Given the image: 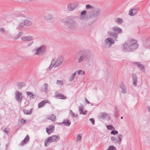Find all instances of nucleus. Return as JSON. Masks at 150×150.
<instances>
[{"mask_svg": "<svg viewBox=\"0 0 150 150\" xmlns=\"http://www.w3.org/2000/svg\"><path fill=\"white\" fill-rule=\"evenodd\" d=\"M138 47L137 41L132 39L129 40L122 45L121 49L124 52L132 51Z\"/></svg>", "mask_w": 150, "mask_h": 150, "instance_id": "obj_1", "label": "nucleus"}, {"mask_svg": "<svg viewBox=\"0 0 150 150\" xmlns=\"http://www.w3.org/2000/svg\"><path fill=\"white\" fill-rule=\"evenodd\" d=\"M60 21L68 28L74 30L78 26L76 22L70 17L66 16L60 20Z\"/></svg>", "mask_w": 150, "mask_h": 150, "instance_id": "obj_2", "label": "nucleus"}, {"mask_svg": "<svg viewBox=\"0 0 150 150\" xmlns=\"http://www.w3.org/2000/svg\"><path fill=\"white\" fill-rule=\"evenodd\" d=\"M79 55H81L78 59V62H81L84 59L88 61L92 58V53L91 52L88 50H82L78 52Z\"/></svg>", "mask_w": 150, "mask_h": 150, "instance_id": "obj_3", "label": "nucleus"}, {"mask_svg": "<svg viewBox=\"0 0 150 150\" xmlns=\"http://www.w3.org/2000/svg\"><path fill=\"white\" fill-rule=\"evenodd\" d=\"M111 30L113 32L108 31L107 32L108 35L110 38L115 41H117L118 38V34L121 33H122V29L118 26H115L111 28Z\"/></svg>", "mask_w": 150, "mask_h": 150, "instance_id": "obj_4", "label": "nucleus"}, {"mask_svg": "<svg viewBox=\"0 0 150 150\" xmlns=\"http://www.w3.org/2000/svg\"><path fill=\"white\" fill-rule=\"evenodd\" d=\"M32 52L34 55L42 56L46 52V46L45 45H42L37 48L34 49Z\"/></svg>", "mask_w": 150, "mask_h": 150, "instance_id": "obj_5", "label": "nucleus"}, {"mask_svg": "<svg viewBox=\"0 0 150 150\" xmlns=\"http://www.w3.org/2000/svg\"><path fill=\"white\" fill-rule=\"evenodd\" d=\"M100 13V9H96L94 12L89 16L90 18L91 19L92 22L88 24L91 25L94 23L97 19L98 16Z\"/></svg>", "mask_w": 150, "mask_h": 150, "instance_id": "obj_6", "label": "nucleus"}, {"mask_svg": "<svg viewBox=\"0 0 150 150\" xmlns=\"http://www.w3.org/2000/svg\"><path fill=\"white\" fill-rule=\"evenodd\" d=\"M114 40L113 39L109 37L106 39L104 41V45L105 48H109L111 45L114 43Z\"/></svg>", "mask_w": 150, "mask_h": 150, "instance_id": "obj_7", "label": "nucleus"}, {"mask_svg": "<svg viewBox=\"0 0 150 150\" xmlns=\"http://www.w3.org/2000/svg\"><path fill=\"white\" fill-rule=\"evenodd\" d=\"M122 135L121 134H118L117 138L116 136H112L111 137L110 140L111 142L115 144H120Z\"/></svg>", "mask_w": 150, "mask_h": 150, "instance_id": "obj_8", "label": "nucleus"}, {"mask_svg": "<svg viewBox=\"0 0 150 150\" xmlns=\"http://www.w3.org/2000/svg\"><path fill=\"white\" fill-rule=\"evenodd\" d=\"M54 60V58L52 59L51 64L52 65L53 64V66L55 68L59 66L63 62V58L61 57H59L56 61Z\"/></svg>", "mask_w": 150, "mask_h": 150, "instance_id": "obj_9", "label": "nucleus"}, {"mask_svg": "<svg viewBox=\"0 0 150 150\" xmlns=\"http://www.w3.org/2000/svg\"><path fill=\"white\" fill-rule=\"evenodd\" d=\"M23 96L22 93L17 91L15 92V98L17 101L21 104V103Z\"/></svg>", "mask_w": 150, "mask_h": 150, "instance_id": "obj_10", "label": "nucleus"}, {"mask_svg": "<svg viewBox=\"0 0 150 150\" xmlns=\"http://www.w3.org/2000/svg\"><path fill=\"white\" fill-rule=\"evenodd\" d=\"M77 5L78 4L76 3L69 4L67 7V9L69 11H73L76 8Z\"/></svg>", "mask_w": 150, "mask_h": 150, "instance_id": "obj_11", "label": "nucleus"}, {"mask_svg": "<svg viewBox=\"0 0 150 150\" xmlns=\"http://www.w3.org/2000/svg\"><path fill=\"white\" fill-rule=\"evenodd\" d=\"M83 109L84 106L82 104H80V105L79 106V111L80 114L86 115L87 111L86 110L83 111Z\"/></svg>", "mask_w": 150, "mask_h": 150, "instance_id": "obj_12", "label": "nucleus"}, {"mask_svg": "<svg viewBox=\"0 0 150 150\" xmlns=\"http://www.w3.org/2000/svg\"><path fill=\"white\" fill-rule=\"evenodd\" d=\"M54 129V127L53 125H50L48 127H47L46 131L48 134H50L52 133Z\"/></svg>", "mask_w": 150, "mask_h": 150, "instance_id": "obj_13", "label": "nucleus"}, {"mask_svg": "<svg viewBox=\"0 0 150 150\" xmlns=\"http://www.w3.org/2000/svg\"><path fill=\"white\" fill-rule=\"evenodd\" d=\"M139 10V9L138 8L132 9L129 11V15L132 16H134L137 13V12Z\"/></svg>", "mask_w": 150, "mask_h": 150, "instance_id": "obj_14", "label": "nucleus"}, {"mask_svg": "<svg viewBox=\"0 0 150 150\" xmlns=\"http://www.w3.org/2000/svg\"><path fill=\"white\" fill-rule=\"evenodd\" d=\"M109 117L108 115L105 112H101L98 115V117L101 119H104Z\"/></svg>", "mask_w": 150, "mask_h": 150, "instance_id": "obj_15", "label": "nucleus"}, {"mask_svg": "<svg viewBox=\"0 0 150 150\" xmlns=\"http://www.w3.org/2000/svg\"><path fill=\"white\" fill-rule=\"evenodd\" d=\"M21 39L22 41H30L33 39V38L30 36H27L22 37Z\"/></svg>", "mask_w": 150, "mask_h": 150, "instance_id": "obj_16", "label": "nucleus"}, {"mask_svg": "<svg viewBox=\"0 0 150 150\" xmlns=\"http://www.w3.org/2000/svg\"><path fill=\"white\" fill-rule=\"evenodd\" d=\"M60 125L61 124H63L64 125L69 127L71 124V122L67 119L64 120L62 122L59 123Z\"/></svg>", "mask_w": 150, "mask_h": 150, "instance_id": "obj_17", "label": "nucleus"}, {"mask_svg": "<svg viewBox=\"0 0 150 150\" xmlns=\"http://www.w3.org/2000/svg\"><path fill=\"white\" fill-rule=\"evenodd\" d=\"M134 63L136 64L137 66L139 68L140 71L144 72L145 71V69L143 66L139 62H134Z\"/></svg>", "mask_w": 150, "mask_h": 150, "instance_id": "obj_18", "label": "nucleus"}, {"mask_svg": "<svg viewBox=\"0 0 150 150\" xmlns=\"http://www.w3.org/2000/svg\"><path fill=\"white\" fill-rule=\"evenodd\" d=\"M53 142L52 138L51 137H49L47 139V141H45V146H48V144H49L50 143Z\"/></svg>", "mask_w": 150, "mask_h": 150, "instance_id": "obj_19", "label": "nucleus"}, {"mask_svg": "<svg viewBox=\"0 0 150 150\" xmlns=\"http://www.w3.org/2000/svg\"><path fill=\"white\" fill-rule=\"evenodd\" d=\"M137 77L135 74H133L132 75V79L133 80V84L134 86H137Z\"/></svg>", "mask_w": 150, "mask_h": 150, "instance_id": "obj_20", "label": "nucleus"}, {"mask_svg": "<svg viewBox=\"0 0 150 150\" xmlns=\"http://www.w3.org/2000/svg\"><path fill=\"white\" fill-rule=\"evenodd\" d=\"M21 23L22 25L25 26H30L32 24V22L28 20H25L23 22H22Z\"/></svg>", "mask_w": 150, "mask_h": 150, "instance_id": "obj_21", "label": "nucleus"}, {"mask_svg": "<svg viewBox=\"0 0 150 150\" xmlns=\"http://www.w3.org/2000/svg\"><path fill=\"white\" fill-rule=\"evenodd\" d=\"M120 88L121 89V92L122 93H126L127 92V88L126 86H124L123 83H121Z\"/></svg>", "mask_w": 150, "mask_h": 150, "instance_id": "obj_22", "label": "nucleus"}, {"mask_svg": "<svg viewBox=\"0 0 150 150\" xmlns=\"http://www.w3.org/2000/svg\"><path fill=\"white\" fill-rule=\"evenodd\" d=\"M53 142H57L60 139V136L59 135H54L52 136Z\"/></svg>", "mask_w": 150, "mask_h": 150, "instance_id": "obj_23", "label": "nucleus"}, {"mask_svg": "<svg viewBox=\"0 0 150 150\" xmlns=\"http://www.w3.org/2000/svg\"><path fill=\"white\" fill-rule=\"evenodd\" d=\"M55 97L56 98H58L59 99L63 100H65L67 98L65 96L62 94H56L55 95Z\"/></svg>", "mask_w": 150, "mask_h": 150, "instance_id": "obj_24", "label": "nucleus"}, {"mask_svg": "<svg viewBox=\"0 0 150 150\" xmlns=\"http://www.w3.org/2000/svg\"><path fill=\"white\" fill-rule=\"evenodd\" d=\"M29 140V136L27 135L25 138L23 140L21 144V146L27 143Z\"/></svg>", "mask_w": 150, "mask_h": 150, "instance_id": "obj_25", "label": "nucleus"}, {"mask_svg": "<svg viewBox=\"0 0 150 150\" xmlns=\"http://www.w3.org/2000/svg\"><path fill=\"white\" fill-rule=\"evenodd\" d=\"M76 74V72H75L71 75L69 79V82H72L74 80L75 78Z\"/></svg>", "mask_w": 150, "mask_h": 150, "instance_id": "obj_26", "label": "nucleus"}, {"mask_svg": "<svg viewBox=\"0 0 150 150\" xmlns=\"http://www.w3.org/2000/svg\"><path fill=\"white\" fill-rule=\"evenodd\" d=\"M115 21L116 23H117L118 24H122L123 22V19L122 18H118L115 19Z\"/></svg>", "mask_w": 150, "mask_h": 150, "instance_id": "obj_27", "label": "nucleus"}, {"mask_svg": "<svg viewBox=\"0 0 150 150\" xmlns=\"http://www.w3.org/2000/svg\"><path fill=\"white\" fill-rule=\"evenodd\" d=\"M47 102H46L45 100H44L42 101L38 105V106L39 108H41L44 106L45 105V103Z\"/></svg>", "mask_w": 150, "mask_h": 150, "instance_id": "obj_28", "label": "nucleus"}, {"mask_svg": "<svg viewBox=\"0 0 150 150\" xmlns=\"http://www.w3.org/2000/svg\"><path fill=\"white\" fill-rule=\"evenodd\" d=\"M33 111V109H31L30 111L26 109H24L23 110L24 113L27 115H30L32 113Z\"/></svg>", "mask_w": 150, "mask_h": 150, "instance_id": "obj_29", "label": "nucleus"}, {"mask_svg": "<svg viewBox=\"0 0 150 150\" xmlns=\"http://www.w3.org/2000/svg\"><path fill=\"white\" fill-rule=\"evenodd\" d=\"M57 84L59 87H61L63 85V80L60 81L57 80L56 82Z\"/></svg>", "mask_w": 150, "mask_h": 150, "instance_id": "obj_30", "label": "nucleus"}, {"mask_svg": "<svg viewBox=\"0 0 150 150\" xmlns=\"http://www.w3.org/2000/svg\"><path fill=\"white\" fill-rule=\"evenodd\" d=\"M22 32H19V33L16 35L13 38L14 40H16L19 37H20L22 35Z\"/></svg>", "mask_w": 150, "mask_h": 150, "instance_id": "obj_31", "label": "nucleus"}, {"mask_svg": "<svg viewBox=\"0 0 150 150\" xmlns=\"http://www.w3.org/2000/svg\"><path fill=\"white\" fill-rule=\"evenodd\" d=\"M114 116L116 117H117L118 116V113L117 111V108L115 106L114 109Z\"/></svg>", "mask_w": 150, "mask_h": 150, "instance_id": "obj_32", "label": "nucleus"}, {"mask_svg": "<svg viewBox=\"0 0 150 150\" xmlns=\"http://www.w3.org/2000/svg\"><path fill=\"white\" fill-rule=\"evenodd\" d=\"M25 86V84L23 83H18L17 84V87L19 88H21L22 87H23V86Z\"/></svg>", "mask_w": 150, "mask_h": 150, "instance_id": "obj_33", "label": "nucleus"}, {"mask_svg": "<svg viewBox=\"0 0 150 150\" xmlns=\"http://www.w3.org/2000/svg\"><path fill=\"white\" fill-rule=\"evenodd\" d=\"M82 139V134H78L77 136V138L76 139V141L78 142L81 140Z\"/></svg>", "mask_w": 150, "mask_h": 150, "instance_id": "obj_34", "label": "nucleus"}, {"mask_svg": "<svg viewBox=\"0 0 150 150\" xmlns=\"http://www.w3.org/2000/svg\"><path fill=\"white\" fill-rule=\"evenodd\" d=\"M45 19L48 20H50L52 18V15L50 14H48L45 16Z\"/></svg>", "mask_w": 150, "mask_h": 150, "instance_id": "obj_35", "label": "nucleus"}, {"mask_svg": "<svg viewBox=\"0 0 150 150\" xmlns=\"http://www.w3.org/2000/svg\"><path fill=\"white\" fill-rule=\"evenodd\" d=\"M44 86L45 87V89L44 91L46 93L48 90V85L46 83H45L44 84Z\"/></svg>", "mask_w": 150, "mask_h": 150, "instance_id": "obj_36", "label": "nucleus"}, {"mask_svg": "<svg viewBox=\"0 0 150 150\" xmlns=\"http://www.w3.org/2000/svg\"><path fill=\"white\" fill-rule=\"evenodd\" d=\"M55 116L54 115H51L50 117L48 118V119H50L53 121H54L55 120Z\"/></svg>", "mask_w": 150, "mask_h": 150, "instance_id": "obj_37", "label": "nucleus"}, {"mask_svg": "<svg viewBox=\"0 0 150 150\" xmlns=\"http://www.w3.org/2000/svg\"><path fill=\"white\" fill-rule=\"evenodd\" d=\"M77 72L78 74L83 75L85 73V71L81 70H79L77 71Z\"/></svg>", "mask_w": 150, "mask_h": 150, "instance_id": "obj_38", "label": "nucleus"}, {"mask_svg": "<svg viewBox=\"0 0 150 150\" xmlns=\"http://www.w3.org/2000/svg\"><path fill=\"white\" fill-rule=\"evenodd\" d=\"M107 129L108 130H114L115 128L112 125H108L107 126Z\"/></svg>", "mask_w": 150, "mask_h": 150, "instance_id": "obj_39", "label": "nucleus"}, {"mask_svg": "<svg viewBox=\"0 0 150 150\" xmlns=\"http://www.w3.org/2000/svg\"><path fill=\"white\" fill-rule=\"evenodd\" d=\"M118 133V132L117 131L113 130L111 131L110 134L113 135H115L117 134Z\"/></svg>", "mask_w": 150, "mask_h": 150, "instance_id": "obj_40", "label": "nucleus"}, {"mask_svg": "<svg viewBox=\"0 0 150 150\" xmlns=\"http://www.w3.org/2000/svg\"><path fill=\"white\" fill-rule=\"evenodd\" d=\"M70 112L69 114L70 115L72 116L73 117H76L77 116V115H75L74 113L71 110H69Z\"/></svg>", "mask_w": 150, "mask_h": 150, "instance_id": "obj_41", "label": "nucleus"}, {"mask_svg": "<svg viewBox=\"0 0 150 150\" xmlns=\"http://www.w3.org/2000/svg\"><path fill=\"white\" fill-rule=\"evenodd\" d=\"M116 148L113 146H110L108 149L107 150H116Z\"/></svg>", "mask_w": 150, "mask_h": 150, "instance_id": "obj_42", "label": "nucleus"}, {"mask_svg": "<svg viewBox=\"0 0 150 150\" xmlns=\"http://www.w3.org/2000/svg\"><path fill=\"white\" fill-rule=\"evenodd\" d=\"M86 19V17L85 15H81L80 19L82 20H85Z\"/></svg>", "mask_w": 150, "mask_h": 150, "instance_id": "obj_43", "label": "nucleus"}, {"mask_svg": "<svg viewBox=\"0 0 150 150\" xmlns=\"http://www.w3.org/2000/svg\"><path fill=\"white\" fill-rule=\"evenodd\" d=\"M6 30L4 28H0V33H3L5 32Z\"/></svg>", "mask_w": 150, "mask_h": 150, "instance_id": "obj_44", "label": "nucleus"}, {"mask_svg": "<svg viewBox=\"0 0 150 150\" xmlns=\"http://www.w3.org/2000/svg\"><path fill=\"white\" fill-rule=\"evenodd\" d=\"M4 132L6 134H8L9 132V129L8 128H5L4 130Z\"/></svg>", "mask_w": 150, "mask_h": 150, "instance_id": "obj_45", "label": "nucleus"}, {"mask_svg": "<svg viewBox=\"0 0 150 150\" xmlns=\"http://www.w3.org/2000/svg\"><path fill=\"white\" fill-rule=\"evenodd\" d=\"M89 120L91 122V123L93 125L95 124V120L93 118H91L89 119Z\"/></svg>", "mask_w": 150, "mask_h": 150, "instance_id": "obj_46", "label": "nucleus"}, {"mask_svg": "<svg viewBox=\"0 0 150 150\" xmlns=\"http://www.w3.org/2000/svg\"><path fill=\"white\" fill-rule=\"evenodd\" d=\"M86 13V10L83 11L81 13V15H85Z\"/></svg>", "mask_w": 150, "mask_h": 150, "instance_id": "obj_47", "label": "nucleus"}, {"mask_svg": "<svg viewBox=\"0 0 150 150\" xmlns=\"http://www.w3.org/2000/svg\"><path fill=\"white\" fill-rule=\"evenodd\" d=\"M86 7L87 8H92V7L89 4H87L86 6Z\"/></svg>", "mask_w": 150, "mask_h": 150, "instance_id": "obj_48", "label": "nucleus"}, {"mask_svg": "<svg viewBox=\"0 0 150 150\" xmlns=\"http://www.w3.org/2000/svg\"><path fill=\"white\" fill-rule=\"evenodd\" d=\"M8 35L10 38H12L13 39V38L14 37L13 35L12 34H8Z\"/></svg>", "mask_w": 150, "mask_h": 150, "instance_id": "obj_49", "label": "nucleus"}, {"mask_svg": "<svg viewBox=\"0 0 150 150\" xmlns=\"http://www.w3.org/2000/svg\"><path fill=\"white\" fill-rule=\"evenodd\" d=\"M26 93L27 95L28 96H30L32 95V93L29 91H27Z\"/></svg>", "mask_w": 150, "mask_h": 150, "instance_id": "obj_50", "label": "nucleus"}, {"mask_svg": "<svg viewBox=\"0 0 150 150\" xmlns=\"http://www.w3.org/2000/svg\"><path fill=\"white\" fill-rule=\"evenodd\" d=\"M35 97H36V96L35 95H34V94H32L31 95V96L30 97V99H32L34 98H35Z\"/></svg>", "mask_w": 150, "mask_h": 150, "instance_id": "obj_51", "label": "nucleus"}, {"mask_svg": "<svg viewBox=\"0 0 150 150\" xmlns=\"http://www.w3.org/2000/svg\"><path fill=\"white\" fill-rule=\"evenodd\" d=\"M33 41H32L28 43V45H27L28 47H29L32 44H33Z\"/></svg>", "mask_w": 150, "mask_h": 150, "instance_id": "obj_52", "label": "nucleus"}, {"mask_svg": "<svg viewBox=\"0 0 150 150\" xmlns=\"http://www.w3.org/2000/svg\"><path fill=\"white\" fill-rule=\"evenodd\" d=\"M21 122L23 124H24L26 122V121L25 120H23L22 119L21 120Z\"/></svg>", "mask_w": 150, "mask_h": 150, "instance_id": "obj_53", "label": "nucleus"}, {"mask_svg": "<svg viewBox=\"0 0 150 150\" xmlns=\"http://www.w3.org/2000/svg\"><path fill=\"white\" fill-rule=\"evenodd\" d=\"M85 100L87 104H89L90 103V102L86 99Z\"/></svg>", "mask_w": 150, "mask_h": 150, "instance_id": "obj_54", "label": "nucleus"}, {"mask_svg": "<svg viewBox=\"0 0 150 150\" xmlns=\"http://www.w3.org/2000/svg\"><path fill=\"white\" fill-rule=\"evenodd\" d=\"M53 66L54 67V66H53V64H52H52H51V65H50V67H49V69H51L52 68V67Z\"/></svg>", "mask_w": 150, "mask_h": 150, "instance_id": "obj_55", "label": "nucleus"}, {"mask_svg": "<svg viewBox=\"0 0 150 150\" xmlns=\"http://www.w3.org/2000/svg\"><path fill=\"white\" fill-rule=\"evenodd\" d=\"M148 111L149 112L150 111V107H148Z\"/></svg>", "mask_w": 150, "mask_h": 150, "instance_id": "obj_56", "label": "nucleus"}, {"mask_svg": "<svg viewBox=\"0 0 150 150\" xmlns=\"http://www.w3.org/2000/svg\"><path fill=\"white\" fill-rule=\"evenodd\" d=\"M23 27V26L21 25H20L19 26V27L20 28H21V27Z\"/></svg>", "mask_w": 150, "mask_h": 150, "instance_id": "obj_57", "label": "nucleus"}, {"mask_svg": "<svg viewBox=\"0 0 150 150\" xmlns=\"http://www.w3.org/2000/svg\"><path fill=\"white\" fill-rule=\"evenodd\" d=\"M123 118V117H121V119H122Z\"/></svg>", "mask_w": 150, "mask_h": 150, "instance_id": "obj_58", "label": "nucleus"}]
</instances>
